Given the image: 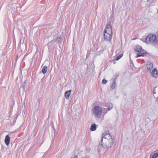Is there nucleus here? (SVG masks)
Returning a JSON list of instances; mask_svg holds the SVG:
<instances>
[{"label": "nucleus", "mask_w": 158, "mask_h": 158, "mask_svg": "<svg viewBox=\"0 0 158 158\" xmlns=\"http://www.w3.org/2000/svg\"><path fill=\"white\" fill-rule=\"evenodd\" d=\"M102 82L103 84H105L107 83V81L105 79H104L102 80Z\"/></svg>", "instance_id": "13"}, {"label": "nucleus", "mask_w": 158, "mask_h": 158, "mask_svg": "<svg viewBox=\"0 0 158 158\" xmlns=\"http://www.w3.org/2000/svg\"><path fill=\"white\" fill-rule=\"evenodd\" d=\"M74 158H77V156H75Z\"/></svg>", "instance_id": "15"}, {"label": "nucleus", "mask_w": 158, "mask_h": 158, "mask_svg": "<svg viewBox=\"0 0 158 158\" xmlns=\"http://www.w3.org/2000/svg\"><path fill=\"white\" fill-rule=\"evenodd\" d=\"M106 134H107V136H110V134L109 133V132L108 131H106Z\"/></svg>", "instance_id": "14"}, {"label": "nucleus", "mask_w": 158, "mask_h": 158, "mask_svg": "<svg viewBox=\"0 0 158 158\" xmlns=\"http://www.w3.org/2000/svg\"><path fill=\"white\" fill-rule=\"evenodd\" d=\"M96 129V126L95 124H93L90 127V130L91 131H94Z\"/></svg>", "instance_id": "9"}, {"label": "nucleus", "mask_w": 158, "mask_h": 158, "mask_svg": "<svg viewBox=\"0 0 158 158\" xmlns=\"http://www.w3.org/2000/svg\"><path fill=\"white\" fill-rule=\"evenodd\" d=\"M103 137L102 138V139H103Z\"/></svg>", "instance_id": "16"}, {"label": "nucleus", "mask_w": 158, "mask_h": 158, "mask_svg": "<svg viewBox=\"0 0 158 158\" xmlns=\"http://www.w3.org/2000/svg\"><path fill=\"white\" fill-rule=\"evenodd\" d=\"M135 51L137 54V56L136 57V58L141 56H144V55L147 54L146 52L145 51V50L143 49L141 47L139 46L136 47Z\"/></svg>", "instance_id": "3"}, {"label": "nucleus", "mask_w": 158, "mask_h": 158, "mask_svg": "<svg viewBox=\"0 0 158 158\" xmlns=\"http://www.w3.org/2000/svg\"><path fill=\"white\" fill-rule=\"evenodd\" d=\"M71 92V90H69L65 92L64 94L65 97L67 99H69Z\"/></svg>", "instance_id": "8"}, {"label": "nucleus", "mask_w": 158, "mask_h": 158, "mask_svg": "<svg viewBox=\"0 0 158 158\" xmlns=\"http://www.w3.org/2000/svg\"><path fill=\"white\" fill-rule=\"evenodd\" d=\"M123 56V54H121L118 56L116 59V60H118L120 58H121Z\"/></svg>", "instance_id": "12"}, {"label": "nucleus", "mask_w": 158, "mask_h": 158, "mask_svg": "<svg viewBox=\"0 0 158 158\" xmlns=\"http://www.w3.org/2000/svg\"><path fill=\"white\" fill-rule=\"evenodd\" d=\"M151 75L154 77L157 78L158 77V70L156 68H154L151 72Z\"/></svg>", "instance_id": "5"}, {"label": "nucleus", "mask_w": 158, "mask_h": 158, "mask_svg": "<svg viewBox=\"0 0 158 158\" xmlns=\"http://www.w3.org/2000/svg\"><path fill=\"white\" fill-rule=\"evenodd\" d=\"M147 41H148L150 43H157V40L156 36L155 35L152 34L148 35L146 39Z\"/></svg>", "instance_id": "4"}, {"label": "nucleus", "mask_w": 158, "mask_h": 158, "mask_svg": "<svg viewBox=\"0 0 158 158\" xmlns=\"http://www.w3.org/2000/svg\"><path fill=\"white\" fill-rule=\"evenodd\" d=\"M10 138L8 135H6L5 137V142L7 145H8L10 143Z\"/></svg>", "instance_id": "7"}, {"label": "nucleus", "mask_w": 158, "mask_h": 158, "mask_svg": "<svg viewBox=\"0 0 158 158\" xmlns=\"http://www.w3.org/2000/svg\"><path fill=\"white\" fill-rule=\"evenodd\" d=\"M151 158H158V153H155L153 154Z\"/></svg>", "instance_id": "11"}, {"label": "nucleus", "mask_w": 158, "mask_h": 158, "mask_svg": "<svg viewBox=\"0 0 158 158\" xmlns=\"http://www.w3.org/2000/svg\"><path fill=\"white\" fill-rule=\"evenodd\" d=\"M112 29L110 23H107L104 31V38L107 41L111 40L112 37Z\"/></svg>", "instance_id": "1"}, {"label": "nucleus", "mask_w": 158, "mask_h": 158, "mask_svg": "<svg viewBox=\"0 0 158 158\" xmlns=\"http://www.w3.org/2000/svg\"><path fill=\"white\" fill-rule=\"evenodd\" d=\"M102 108L98 106H95L93 110V113L95 117L99 118L102 113Z\"/></svg>", "instance_id": "2"}, {"label": "nucleus", "mask_w": 158, "mask_h": 158, "mask_svg": "<svg viewBox=\"0 0 158 158\" xmlns=\"http://www.w3.org/2000/svg\"><path fill=\"white\" fill-rule=\"evenodd\" d=\"M47 69V67L46 66H44L42 70V72L45 74L46 73Z\"/></svg>", "instance_id": "10"}, {"label": "nucleus", "mask_w": 158, "mask_h": 158, "mask_svg": "<svg viewBox=\"0 0 158 158\" xmlns=\"http://www.w3.org/2000/svg\"><path fill=\"white\" fill-rule=\"evenodd\" d=\"M147 68L148 71L150 72L153 68V65L152 63L150 62H148L147 64Z\"/></svg>", "instance_id": "6"}]
</instances>
